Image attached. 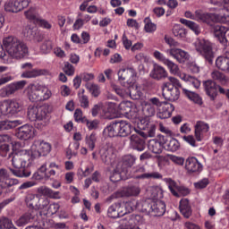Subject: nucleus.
<instances>
[{
    "instance_id": "1",
    "label": "nucleus",
    "mask_w": 229,
    "mask_h": 229,
    "mask_svg": "<svg viewBox=\"0 0 229 229\" xmlns=\"http://www.w3.org/2000/svg\"><path fill=\"white\" fill-rule=\"evenodd\" d=\"M4 49L6 52H4ZM6 53L14 60H21L24 56H28L30 48L24 41L13 36H8L4 38L3 45H0V58L4 60V64H10Z\"/></svg>"
},
{
    "instance_id": "2",
    "label": "nucleus",
    "mask_w": 229,
    "mask_h": 229,
    "mask_svg": "<svg viewBox=\"0 0 229 229\" xmlns=\"http://www.w3.org/2000/svg\"><path fill=\"white\" fill-rule=\"evenodd\" d=\"M30 151L22 149L13 154L12 158V165L14 169L10 168L11 173L14 176L18 178H28V176L31 175V172H26L24 169L28 165V162H30ZM16 169V170H15Z\"/></svg>"
},
{
    "instance_id": "3",
    "label": "nucleus",
    "mask_w": 229,
    "mask_h": 229,
    "mask_svg": "<svg viewBox=\"0 0 229 229\" xmlns=\"http://www.w3.org/2000/svg\"><path fill=\"white\" fill-rule=\"evenodd\" d=\"M162 96L166 101H178L180 99V89L182 83L174 77H168V81L162 84Z\"/></svg>"
},
{
    "instance_id": "4",
    "label": "nucleus",
    "mask_w": 229,
    "mask_h": 229,
    "mask_svg": "<svg viewBox=\"0 0 229 229\" xmlns=\"http://www.w3.org/2000/svg\"><path fill=\"white\" fill-rule=\"evenodd\" d=\"M27 94L30 101H47L53 97V92L47 86L40 83L30 84Z\"/></svg>"
},
{
    "instance_id": "5",
    "label": "nucleus",
    "mask_w": 229,
    "mask_h": 229,
    "mask_svg": "<svg viewBox=\"0 0 229 229\" xmlns=\"http://www.w3.org/2000/svg\"><path fill=\"white\" fill-rule=\"evenodd\" d=\"M49 112L51 106L46 104L40 106H30L28 108V118L30 121H39L42 126L49 124Z\"/></svg>"
},
{
    "instance_id": "6",
    "label": "nucleus",
    "mask_w": 229,
    "mask_h": 229,
    "mask_svg": "<svg viewBox=\"0 0 229 229\" xmlns=\"http://www.w3.org/2000/svg\"><path fill=\"white\" fill-rule=\"evenodd\" d=\"M195 51L210 65L214 64V47L209 40L199 38L194 42Z\"/></svg>"
},
{
    "instance_id": "7",
    "label": "nucleus",
    "mask_w": 229,
    "mask_h": 229,
    "mask_svg": "<svg viewBox=\"0 0 229 229\" xmlns=\"http://www.w3.org/2000/svg\"><path fill=\"white\" fill-rule=\"evenodd\" d=\"M51 153V144L44 140L35 141L31 146L32 158H40V157H47Z\"/></svg>"
},
{
    "instance_id": "8",
    "label": "nucleus",
    "mask_w": 229,
    "mask_h": 229,
    "mask_svg": "<svg viewBox=\"0 0 229 229\" xmlns=\"http://www.w3.org/2000/svg\"><path fill=\"white\" fill-rule=\"evenodd\" d=\"M30 3H31V0H9L4 4V10L11 13H17L24 8H28Z\"/></svg>"
},
{
    "instance_id": "9",
    "label": "nucleus",
    "mask_w": 229,
    "mask_h": 229,
    "mask_svg": "<svg viewBox=\"0 0 229 229\" xmlns=\"http://www.w3.org/2000/svg\"><path fill=\"white\" fill-rule=\"evenodd\" d=\"M221 12H224L223 14L208 13V24L212 25L214 22L229 24V7L221 9Z\"/></svg>"
},
{
    "instance_id": "10",
    "label": "nucleus",
    "mask_w": 229,
    "mask_h": 229,
    "mask_svg": "<svg viewBox=\"0 0 229 229\" xmlns=\"http://www.w3.org/2000/svg\"><path fill=\"white\" fill-rule=\"evenodd\" d=\"M208 131H210V125L203 121H198L194 125V135L198 142H201Z\"/></svg>"
},
{
    "instance_id": "11",
    "label": "nucleus",
    "mask_w": 229,
    "mask_h": 229,
    "mask_svg": "<svg viewBox=\"0 0 229 229\" xmlns=\"http://www.w3.org/2000/svg\"><path fill=\"white\" fill-rule=\"evenodd\" d=\"M149 209L148 212L152 216H161L165 214V202L160 199L152 200L148 204Z\"/></svg>"
},
{
    "instance_id": "12",
    "label": "nucleus",
    "mask_w": 229,
    "mask_h": 229,
    "mask_svg": "<svg viewBox=\"0 0 229 229\" xmlns=\"http://www.w3.org/2000/svg\"><path fill=\"white\" fill-rule=\"evenodd\" d=\"M158 139L150 140L148 144L149 151L155 155H160V153H162L164 150V144L165 143V136L160 135Z\"/></svg>"
},
{
    "instance_id": "13",
    "label": "nucleus",
    "mask_w": 229,
    "mask_h": 229,
    "mask_svg": "<svg viewBox=\"0 0 229 229\" xmlns=\"http://www.w3.org/2000/svg\"><path fill=\"white\" fill-rule=\"evenodd\" d=\"M19 184V180L10 178V174L6 169H0V187L1 189H8V187H13V185Z\"/></svg>"
},
{
    "instance_id": "14",
    "label": "nucleus",
    "mask_w": 229,
    "mask_h": 229,
    "mask_svg": "<svg viewBox=\"0 0 229 229\" xmlns=\"http://www.w3.org/2000/svg\"><path fill=\"white\" fill-rule=\"evenodd\" d=\"M4 106L7 115H15L22 110V104L20 100L11 99L4 102Z\"/></svg>"
},
{
    "instance_id": "15",
    "label": "nucleus",
    "mask_w": 229,
    "mask_h": 229,
    "mask_svg": "<svg viewBox=\"0 0 229 229\" xmlns=\"http://www.w3.org/2000/svg\"><path fill=\"white\" fill-rule=\"evenodd\" d=\"M166 52L179 64H185V62H187L191 58L189 53L180 48H170Z\"/></svg>"
},
{
    "instance_id": "16",
    "label": "nucleus",
    "mask_w": 229,
    "mask_h": 229,
    "mask_svg": "<svg viewBox=\"0 0 229 229\" xmlns=\"http://www.w3.org/2000/svg\"><path fill=\"white\" fill-rule=\"evenodd\" d=\"M23 35L30 40H34V42H42L44 40V36L38 32L37 27H31V25L25 26Z\"/></svg>"
},
{
    "instance_id": "17",
    "label": "nucleus",
    "mask_w": 229,
    "mask_h": 229,
    "mask_svg": "<svg viewBox=\"0 0 229 229\" xmlns=\"http://www.w3.org/2000/svg\"><path fill=\"white\" fill-rule=\"evenodd\" d=\"M123 204L121 202H116L112 204L107 209V216L112 219H117V217H123L126 215L124 209H123Z\"/></svg>"
},
{
    "instance_id": "18",
    "label": "nucleus",
    "mask_w": 229,
    "mask_h": 229,
    "mask_svg": "<svg viewBox=\"0 0 229 229\" xmlns=\"http://www.w3.org/2000/svg\"><path fill=\"white\" fill-rule=\"evenodd\" d=\"M35 135V128L30 124H25L18 129V131L16 133V136L21 140H29V139H31Z\"/></svg>"
},
{
    "instance_id": "19",
    "label": "nucleus",
    "mask_w": 229,
    "mask_h": 229,
    "mask_svg": "<svg viewBox=\"0 0 229 229\" xmlns=\"http://www.w3.org/2000/svg\"><path fill=\"white\" fill-rule=\"evenodd\" d=\"M185 169L188 173H199L203 170V165L199 163L198 158L192 157L186 159Z\"/></svg>"
},
{
    "instance_id": "20",
    "label": "nucleus",
    "mask_w": 229,
    "mask_h": 229,
    "mask_svg": "<svg viewBox=\"0 0 229 229\" xmlns=\"http://www.w3.org/2000/svg\"><path fill=\"white\" fill-rule=\"evenodd\" d=\"M184 15L187 19H191L192 21H197V22H204L205 24H208V13L197 10L194 13H192L191 12L187 11Z\"/></svg>"
},
{
    "instance_id": "21",
    "label": "nucleus",
    "mask_w": 229,
    "mask_h": 229,
    "mask_svg": "<svg viewBox=\"0 0 229 229\" xmlns=\"http://www.w3.org/2000/svg\"><path fill=\"white\" fill-rule=\"evenodd\" d=\"M162 108L157 114L158 119H169L174 112V106L171 103L165 102Z\"/></svg>"
},
{
    "instance_id": "22",
    "label": "nucleus",
    "mask_w": 229,
    "mask_h": 229,
    "mask_svg": "<svg viewBox=\"0 0 229 229\" xmlns=\"http://www.w3.org/2000/svg\"><path fill=\"white\" fill-rule=\"evenodd\" d=\"M204 89L206 90V93L210 98L212 101L217 98V89L219 86L214 81H206L203 82Z\"/></svg>"
},
{
    "instance_id": "23",
    "label": "nucleus",
    "mask_w": 229,
    "mask_h": 229,
    "mask_svg": "<svg viewBox=\"0 0 229 229\" xmlns=\"http://www.w3.org/2000/svg\"><path fill=\"white\" fill-rule=\"evenodd\" d=\"M150 76L154 80L157 81L165 80V78L168 76L167 70H165L164 66H160L159 64H155L153 65L152 71L150 72Z\"/></svg>"
},
{
    "instance_id": "24",
    "label": "nucleus",
    "mask_w": 229,
    "mask_h": 229,
    "mask_svg": "<svg viewBox=\"0 0 229 229\" xmlns=\"http://www.w3.org/2000/svg\"><path fill=\"white\" fill-rule=\"evenodd\" d=\"M216 66L220 71H224L229 74V53L228 50L225 51V55L222 56H218L216 60Z\"/></svg>"
},
{
    "instance_id": "25",
    "label": "nucleus",
    "mask_w": 229,
    "mask_h": 229,
    "mask_svg": "<svg viewBox=\"0 0 229 229\" xmlns=\"http://www.w3.org/2000/svg\"><path fill=\"white\" fill-rule=\"evenodd\" d=\"M139 194H140V187L139 185L127 186L120 191L122 198H131L139 196Z\"/></svg>"
},
{
    "instance_id": "26",
    "label": "nucleus",
    "mask_w": 229,
    "mask_h": 229,
    "mask_svg": "<svg viewBox=\"0 0 229 229\" xmlns=\"http://www.w3.org/2000/svg\"><path fill=\"white\" fill-rule=\"evenodd\" d=\"M130 143L133 149H137V151H144L146 148L144 140L138 133H134L130 137Z\"/></svg>"
},
{
    "instance_id": "27",
    "label": "nucleus",
    "mask_w": 229,
    "mask_h": 229,
    "mask_svg": "<svg viewBox=\"0 0 229 229\" xmlns=\"http://www.w3.org/2000/svg\"><path fill=\"white\" fill-rule=\"evenodd\" d=\"M60 171H62V166L60 165H57L55 162H50L48 164V168H47V171L45 172L46 180H53Z\"/></svg>"
},
{
    "instance_id": "28",
    "label": "nucleus",
    "mask_w": 229,
    "mask_h": 229,
    "mask_svg": "<svg viewBox=\"0 0 229 229\" xmlns=\"http://www.w3.org/2000/svg\"><path fill=\"white\" fill-rule=\"evenodd\" d=\"M26 81H20L7 85L4 89L6 96H12V94H15L17 90H22V89L26 87Z\"/></svg>"
},
{
    "instance_id": "29",
    "label": "nucleus",
    "mask_w": 229,
    "mask_h": 229,
    "mask_svg": "<svg viewBox=\"0 0 229 229\" xmlns=\"http://www.w3.org/2000/svg\"><path fill=\"white\" fill-rule=\"evenodd\" d=\"M175 76H179L180 79L182 80V81L189 83V85H192L195 89H199V87H201V81H199V80L189 74L182 73L180 72V70H179V73L175 74Z\"/></svg>"
},
{
    "instance_id": "30",
    "label": "nucleus",
    "mask_w": 229,
    "mask_h": 229,
    "mask_svg": "<svg viewBox=\"0 0 229 229\" xmlns=\"http://www.w3.org/2000/svg\"><path fill=\"white\" fill-rule=\"evenodd\" d=\"M135 76V69L133 68H123L118 71L119 81H128Z\"/></svg>"
},
{
    "instance_id": "31",
    "label": "nucleus",
    "mask_w": 229,
    "mask_h": 229,
    "mask_svg": "<svg viewBox=\"0 0 229 229\" xmlns=\"http://www.w3.org/2000/svg\"><path fill=\"white\" fill-rule=\"evenodd\" d=\"M45 74H47V70L45 69H30L26 70L21 73V78H38V76H44Z\"/></svg>"
},
{
    "instance_id": "32",
    "label": "nucleus",
    "mask_w": 229,
    "mask_h": 229,
    "mask_svg": "<svg viewBox=\"0 0 229 229\" xmlns=\"http://www.w3.org/2000/svg\"><path fill=\"white\" fill-rule=\"evenodd\" d=\"M37 192L42 196H47V198H51L52 199H60V191H55L47 186L38 187Z\"/></svg>"
},
{
    "instance_id": "33",
    "label": "nucleus",
    "mask_w": 229,
    "mask_h": 229,
    "mask_svg": "<svg viewBox=\"0 0 229 229\" xmlns=\"http://www.w3.org/2000/svg\"><path fill=\"white\" fill-rule=\"evenodd\" d=\"M117 123L119 137H128V135L131 133V124L126 121H120Z\"/></svg>"
},
{
    "instance_id": "34",
    "label": "nucleus",
    "mask_w": 229,
    "mask_h": 229,
    "mask_svg": "<svg viewBox=\"0 0 229 229\" xmlns=\"http://www.w3.org/2000/svg\"><path fill=\"white\" fill-rule=\"evenodd\" d=\"M113 151L114 149L112 148V147L108 145H104L100 148V158L104 164H110L112 162L110 155H112Z\"/></svg>"
},
{
    "instance_id": "35",
    "label": "nucleus",
    "mask_w": 229,
    "mask_h": 229,
    "mask_svg": "<svg viewBox=\"0 0 229 229\" xmlns=\"http://www.w3.org/2000/svg\"><path fill=\"white\" fill-rule=\"evenodd\" d=\"M180 212L183 215L186 219H189L191 216H192V209L191 208V205L189 204V199H182L180 201Z\"/></svg>"
},
{
    "instance_id": "36",
    "label": "nucleus",
    "mask_w": 229,
    "mask_h": 229,
    "mask_svg": "<svg viewBox=\"0 0 229 229\" xmlns=\"http://www.w3.org/2000/svg\"><path fill=\"white\" fill-rule=\"evenodd\" d=\"M226 31H228V28L223 25H216L213 27V33L219 42H225Z\"/></svg>"
},
{
    "instance_id": "37",
    "label": "nucleus",
    "mask_w": 229,
    "mask_h": 229,
    "mask_svg": "<svg viewBox=\"0 0 229 229\" xmlns=\"http://www.w3.org/2000/svg\"><path fill=\"white\" fill-rule=\"evenodd\" d=\"M104 135L106 137H119V125L118 122H114L108 125L105 130H104Z\"/></svg>"
},
{
    "instance_id": "38",
    "label": "nucleus",
    "mask_w": 229,
    "mask_h": 229,
    "mask_svg": "<svg viewBox=\"0 0 229 229\" xmlns=\"http://www.w3.org/2000/svg\"><path fill=\"white\" fill-rule=\"evenodd\" d=\"M40 196L35 194H28L25 198V203L29 208H31V212L35 211L37 204L38 203Z\"/></svg>"
},
{
    "instance_id": "39",
    "label": "nucleus",
    "mask_w": 229,
    "mask_h": 229,
    "mask_svg": "<svg viewBox=\"0 0 229 229\" xmlns=\"http://www.w3.org/2000/svg\"><path fill=\"white\" fill-rule=\"evenodd\" d=\"M46 171H47V163L43 164L32 175V180L42 182L46 180Z\"/></svg>"
},
{
    "instance_id": "40",
    "label": "nucleus",
    "mask_w": 229,
    "mask_h": 229,
    "mask_svg": "<svg viewBox=\"0 0 229 229\" xmlns=\"http://www.w3.org/2000/svg\"><path fill=\"white\" fill-rule=\"evenodd\" d=\"M180 22L182 24H184V26H187L191 31L195 33V35H199L201 33V28L199 25L192 21L185 20V19H181Z\"/></svg>"
},
{
    "instance_id": "41",
    "label": "nucleus",
    "mask_w": 229,
    "mask_h": 229,
    "mask_svg": "<svg viewBox=\"0 0 229 229\" xmlns=\"http://www.w3.org/2000/svg\"><path fill=\"white\" fill-rule=\"evenodd\" d=\"M47 207H49V199L44 197H39L36 208L33 212H36V215L38 214V210L39 212H46V210H47Z\"/></svg>"
},
{
    "instance_id": "42",
    "label": "nucleus",
    "mask_w": 229,
    "mask_h": 229,
    "mask_svg": "<svg viewBox=\"0 0 229 229\" xmlns=\"http://www.w3.org/2000/svg\"><path fill=\"white\" fill-rule=\"evenodd\" d=\"M182 92L191 101H193V103H196L197 105H203V100L197 93L188 90L185 88H182Z\"/></svg>"
},
{
    "instance_id": "43",
    "label": "nucleus",
    "mask_w": 229,
    "mask_h": 229,
    "mask_svg": "<svg viewBox=\"0 0 229 229\" xmlns=\"http://www.w3.org/2000/svg\"><path fill=\"white\" fill-rule=\"evenodd\" d=\"M164 182L168 186V189H169L170 192L173 194V196H175V198H180V194L177 191L178 187H179L178 183H176V182H174L171 178H165Z\"/></svg>"
},
{
    "instance_id": "44",
    "label": "nucleus",
    "mask_w": 229,
    "mask_h": 229,
    "mask_svg": "<svg viewBox=\"0 0 229 229\" xmlns=\"http://www.w3.org/2000/svg\"><path fill=\"white\" fill-rule=\"evenodd\" d=\"M24 15L26 19L34 22V24H37V22H38V20L40 19L37 9L33 7H30L28 11H25Z\"/></svg>"
},
{
    "instance_id": "45",
    "label": "nucleus",
    "mask_w": 229,
    "mask_h": 229,
    "mask_svg": "<svg viewBox=\"0 0 229 229\" xmlns=\"http://www.w3.org/2000/svg\"><path fill=\"white\" fill-rule=\"evenodd\" d=\"M142 112L144 117H153L157 114V107L153 104L146 102L143 105Z\"/></svg>"
},
{
    "instance_id": "46",
    "label": "nucleus",
    "mask_w": 229,
    "mask_h": 229,
    "mask_svg": "<svg viewBox=\"0 0 229 229\" xmlns=\"http://www.w3.org/2000/svg\"><path fill=\"white\" fill-rule=\"evenodd\" d=\"M128 94L131 99H140L142 98V91L140 90V87L137 85L129 87Z\"/></svg>"
},
{
    "instance_id": "47",
    "label": "nucleus",
    "mask_w": 229,
    "mask_h": 229,
    "mask_svg": "<svg viewBox=\"0 0 229 229\" xmlns=\"http://www.w3.org/2000/svg\"><path fill=\"white\" fill-rule=\"evenodd\" d=\"M85 87L87 90L91 93V96H93V98H98L99 94H101V88H99L98 84L88 82L85 84Z\"/></svg>"
},
{
    "instance_id": "48",
    "label": "nucleus",
    "mask_w": 229,
    "mask_h": 229,
    "mask_svg": "<svg viewBox=\"0 0 229 229\" xmlns=\"http://www.w3.org/2000/svg\"><path fill=\"white\" fill-rule=\"evenodd\" d=\"M58 210H60V204L53 203V204H50L48 208H47L46 211H40L39 215L47 216V214H49L50 216H55V214H56Z\"/></svg>"
},
{
    "instance_id": "49",
    "label": "nucleus",
    "mask_w": 229,
    "mask_h": 229,
    "mask_svg": "<svg viewBox=\"0 0 229 229\" xmlns=\"http://www.w3.org/2000/svg\"><path fill=\"white\" fill-rule=\"evenodd\" d=\"M164 65H166L170 74L176 76V74L180 73V66L176 63L168 59Z\"/></svg>"
},
{
    "instance_id": "50",
    "label": "nucleus",
    "mask_w": 229,
    "mask_h": 229,
    "mask_svg": "<svg viewBox=\"0 0 229 229\" xmlns=\"http://www.w3.org/2000/svg\"><path fill=\"white\" fill-rule=\"evenodd\" d=\"M78 98L81 108H89V97L85 95V89H81V92L78 93Z\"/></svg>"
},
{
    "instance_id": "51",
    "label": "nucleus",
    "mask_w": 229,
    "mask_h": 229,
    "mask_svg": "<svg viewBox=\"0 0 229 229\" xmlns=\"http://www.w3.org/2000/svg\"><path fill=\"white\" fill-rule=\"evenodd\" d=\"M118 111L120 114H123V115H126L129 112H131V102L130 101H123L121 102L118 106Z\"/></svg>"
},
{
    "instance_id": "52",
    "label": "nucleus",
    "mask_w": 229,
    "mask_h": 229,
    "mask_svg": "<svg viewBox=\"0 0 229 229\" xmlns=\"http://www.w3.org/2000/svg\"><path fill=\"white\" fill-rule=\"evenodd\" d=\"M35 216H37V211H31L25 213L22 216L20 217V223L21 225H28L30 221H32V219H35Z\"/></svg>"
},
{
    "instance_id": "53",
    "label": "nucleus",
    "mask_w": 229,
    "mask_h": 229,
    "mask_svg": "<svg viewBox=\"0 0 229 229\" xmlns=\"http://www.w3.org/2000/svg\"><path fill=\"white\" fill-rule=\"evenodd\" d=\"M137 178L140 180H160L162 178V175L158 172H152V173H147V174H142L139 175Z\"/></svg>"
},
{
    "instance_id": "54",
    "label": "nucleus",
    "mask_w": 229,
    "mask_h": 229,
    "mask_svg": "<svg viewBox=\"0 0 229 229\" xmlns=\"http://www.w3.org/2000/svg\"><path fill=\"white\" fill-rule=\"evenodd\" d=\"M122 207L123 208V210L125 212V214H130L137 208V200L133 199L124 202L123 206Z\"/></svg>"
},
{
    "instance_id": "55",
    "label": "nucleus",
    "mask_w": 229,
    "mask_h": 229,
    "mask_svg": "<svg viewBox=\"0 0 229 229\" xmlns=\"http://www.w3.org/2000/svg\"><path fill=\"white\" fill-rule=\"evenodd\" d=\"M166 148L168 151L174 153L180 149V141L174 138H171L168 143L166 144Z\"/></svg>"
},
{
    "instance_id": "56",
    "label": "nucleus",
    "mask_w": 229,
    "mask_h": 229,
    "mask_svg": "<svg viewBox=\"0 0 229 229\" xmlns=\"http://www.w3.org/2000/svg\"><path fill=\"white\" fill-rule=\"evenodd\" d=\"M85 140L89 149H90V151H94V148H96V142L98 140L96 133L92 132L89 136L86 137Z\"/></svg>"
},
{
    "instance_id": "57",
    "label": "nucleus",
    "mask_w": 229,
    "mask_h": 229,
    "mask_svg": "<svg viewBox=\"0 0 229 229\" xmlns=\"http://www.w3.org/2000/svg\"><path fill=\"white\" fill-rule=\"evenodd\" d=\"M53 50V41L51 40H46L40 47V51L44 55H47L48 53H51Z\"/></svg>"
},
{
    "instance_id": "58",
    "label": "nucleus",
    "mask_w": 229,
    "mask_h": 229,
    "mask_svg": "<svg viewBox=\"0 0 229 229\" xmlns=\"http://www.w3.org/2000/svg\"><path fill=\"white\" fill-rule=\"evenodd\" d=\"M13 226V223L10 218L0 217V229H12Z\"/></svg>"
},
{
    "instance_id": "59",
    "label": "nucleus",
    "mask_w": 229,
    "mask_h": 229,
    "mask_svg": "<svg viewBox=\"0 0 229 229\" xmlns=\"http://www.w3.org/2000/svg\"><path fill=\"white\" fill-rule=\"evenodd\" d=\"M209 4L213 6H218L221 10L229 8V0H209Z\"/></svg>"
},
{
    "instance_id": "60",
    "label": "nucleus",
    "mask_w": 229,
    "mask_h": 229,
    "mask_svg": "<svg viewBox=\"0 0 229 229\" xmlns=\"http://www.w3.org/2000/svg\"><path fill=\"white\" fill-rule=\"evenodd\" d=\"M137 158L131 155L124 156L123 158V164L125 165V167H131L134 164Z\"/></svg>"
},
{
    "instance_id": "61",
    "label": "nucleus",
    "mask_w": 229,
    "mask_h": 229,
    "mask_svg": "<svg viewBox=\"0 0 229 229\" xmlns=\"http://www.w3.org/2000/svg\"><path fill=\"white\" fill-rule=\"evenodd\" d=\"M168 158H169V160H171V162L175 164V165L182 166L185 164V158H183L182 157H178L175 155H168Z\"/></svg>"
},
{
    "instance_id": "62",
    "label": "nucleus",
    "mask_w": 229,
    "mask_h": 229,
    "mask_svg": "<svg viewBox=\"0 0 229 229\" xmlns=\"http://www.w3.org/2000/svg\"><path fill=\"white\" fill-rule=\"evenodd\" d=\"M173 33L174 37H177V38H183L186 32L183 28H181L180 25H174L173 29Z\"/></svg>"
},
{
    "instance_id": "63",
    "label": "nucleus",
    "mask_w": 229,
    "mask_h": 229,
    "mask_svg": "<svg viewBox=\"0 0 229 229\" xmlns=\"http://www.w3.org/2000/svg\"><path fill=\"white\" fill-rule=\"evenodd\" d=\"M76 69L72 64L70 63H64V72L67 74V76H74Z\"/></svg>"
},
{
    "instance_id": "64",
    "label": "nucleus",
    "mask_w": 229,
    "mask_h": 229,
    "mask_svg": "<svg viewBox=\"0 0 229 229\" xmlns=\"http://www.w3.org/2000/svg\"><path fill=\"white\" fill-rule=\"evenodd\" d=\"M150 194V198H152L153 201H157V199L162 198V190H160V188H152Z\"/></svg>"
}]
</instances>
